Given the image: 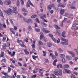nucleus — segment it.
Here are the masks:
<instances>
[{
  "label": "nucleus",
  "instance_id": "51",
  "mask_svg": "<svg viewBox=\"0 0 78 78\" xmlns=\"http://www.w3.org/2000/svg\"><path fill=\"white\" fill-rule=\"evenodd\" d=\"M67 20V18H64V20H63L62 21V23H63V22H66V20Z\"/></svg>",
  "mask_w": 78,
  "mask_h": 78
},
{
  "label": "nucleus",
  "instance_id": "40",
  "mask_svg": "<svg viewBox=\"0 0 78 78\" xmlns=\"http://www.w3.org/2000/svg\"><path fill=\"white\" fill-rule=\"evenodd\" d=\"M35 21L37 22V23H40V21L39 20V19H38L37 18H36Z\"/></svg>",
  "mask_w": 78,
  "mask_h": 78
},
{
  "label": "nucleus",
  "instance_id": "5",
  "mask_svg": "<svg viewBox=\"0 0 78 78\" xmlns=\"http://www.w3.org/2000/svg\"><path fill=\"white\" fill-rule=\"evenodd\" d=\"M13 12L14 13H15V14H17L18 13V12L16 11H17V8L16 7H13Z\"/></svg>",
  "mask_w": 78,
  "mask_h": 78
},
{
  "label": "nucleus",
  "instance_id": "54",
  "mask_svg": "<svg viewBox=\"0 0 78 78\" xmlns=\"http://www.w3.org/2000/svg\"><path fill=\"white\" fill-rule=\"evenodd\" d=\"M7 51L8 53H9V55H11H11H12V54H11V52L9 51L8 50H7Z\"/></svg>",
  "mask_w": 78,
  "mask_h": 78
},
{
  "label": "nucleus",
  "instance_id": "20",
  "mask_svg": "<svg viewBox=\"0 0 78 78\" xmlns=\"http://www.w3.org/2000/svg\"><path fill=\"white\" fill-rule=\"evenodd\" d=\"M28 2L29 4H30V5L32 6H33V7H34V5H33V4L31 2V1L30 0H29Z\"/></svg>",
  "mask_w": 78,
  "mask_h": 78
},
{
  "label": "nucleus",
  "instance_id": "9",
  "mask_svg": "<svg viewBox=\"0 0 78 78\" xmlns=\"http://www.w3.org/2000/svg\"><path fill=\"white\" fill-rule=\"evenodd\" d=\"M42 31L44 33H50V31L46 29L45 28H43L42 29Z\"/></svg>",
  "mask_w": 78,
  "mask_h": 78
},
{
  "label": "nucleus",
  "instance_id": "57",
  "mask_svg": "<svg viewBox=\"0 0 78 78\" xmlns=\"http://www.w3.org/2000/svg\"><path fill=\"white\" fill-rule=\"evenodd\" d=\"M55 56H58V53L57 52V51H55Z\"/></svg>",
  "mask_w": 78,
  "mask_h": 78
},
{
  "label": "nucleus",
  "instance_id": "26",
  "mask_svg": "<svg viewBox=\"0 0 78 78\" xmlns=\"http://www.w3.org/2000/svg\"><path fill=\"white\" fill-rule=\"evenodd\" d=\"M32 58L33 59H34V60H36V58H38V56H35V55H33L32 56Z\"/></svg>",
  "mask_w": 78,
  "mask_h": 78
},
{
  "label": "nucleus",
  "instance_id": "33",
  "mask_svg": "<svg viewBox=\"0 0 78 78\" xmlns=\"http://www.w3.org/2000/svg\"><path fill=\"white\" fill-rule=\"evenodd\" d=\"M72 16H73V15H72V14H70L69 15H68L67 17L68 18H71Z\"/></svg>",
  "mask_w": 78,
  "mask_h": 78
},
{
  "label": "nucleus",
  "instance_id": "60",
  "mask_svg": "<svg viewBox=\"0 0 78 78\" xmlns=\"http://www.w3.org/2000/svg\"><path fill=\"white\" fill-rule=\"evenodd\" d=\"M2 27H3V28H6V26L5 24H4V25H3Z\"/></svg>",
  "mask_w": 78,
  "mask_h": 78
},
{
  "label": "nucleus",
  "instance_id": "10",
  "mask_svg": "<svg viewBox=\"0 0 78 78\" xmlns=\"http://www.w3.org/2000/svg\"><path fill=\"white\" fill-rule=\"evenodd\" d=\"M66 32L65 31H63L62 33V36L63 37H66Z\"/></svg>",
  "mask_w": 78,
  "mask_h": 78
},
{
  "label": "nucleus",
  "instance_id": "30",
  "mask_svg": "<svg viewBox=\"0 0 78 78\" xmlns=\"http://www.w3.org/2000/svg\"><path fill=\"white\" fill-rule=\"evenodd\" d=\"M57 62V60H55L54 61V62L53 63V65L54 66H56V62Z\"/></svg>",
  "mask_w": 78,
  "mask_h": 78
},
{
  "label": "nucleus",
  "instance_id": "8",
  "mask_svg": "<svg viewBox=\"0 0 78 78\" xmlns=\"http://www.w3.org/2000/svg\"><path fill=\"white\" fill-rule=\"evenodd\" d=\"M11 2L10 1L6 0L5 1V5H10L11 4Z\"/></svg>",
  "mask_w": 78,
  "mask_h": 78
},
{
  "label": "nucleus",
  "instance_id": "35",
  "mask_svg": "<svg viewBox=\"0 0 78 78\" xmlns=\"http://www.w3.org/2000/svg\"><path fill=\"white\" fill-rule=\"evenodd\" d=\"M44 61L46 63H48V62H49V60H48V59H45Z\"/></svg>",
  "mask_w": 78,
  "mask_h": 78
},
{
  "label": "nucleus",
  "instance_id": "3",
  "mask_svg": "<svg viewBox=\"0 0 78 78\" xmlns=\"http://www.w3.org/2000/svg\"><path fill=\"white\" fill-rule=\"evenodd\" d=\"M67 52L68 53L71 55L72 56V57H73L74 58L75 57V53L73 51H67Z\"/></svg>",
  "mask_w": 78,
  "mask_h": 78
},
{
  "label": "nucleus",
  "instance_id": "49",
  "mask_svg": "<svg viewBox=\"0 0 78 78\" xmlns=\"http://www.w3.org/2000/svg\"><path fill=\"white\" fill-rule=\"evenodd\" d=\"M56 33L58 36H60V33H59V32L58 31H57L56 32Z\"/></svg>",
  "mask_w": 78,
  "mask_h": 78
},
{
  "label": "nucleus",
  "instance_id": "1",
  "mask_svg": "<svg viewBox=\"0 0 78 78\" xmlns=\"http://www.w3.org/2000/svg\"><path fill=\"white\" fill-rule=\"evenodd\" d=\"M52 8H53L54 9H56V7H55V5L54 4H52L51 5H49L48 6V9H51Z\"/></svg>",
  "mask_w": 78,
  "mask_h": 78
},
{
  "label": "nucleus",
  "instance_id": "16",
  "mask_svg": "<svg viewBox=\"0 0 78 78\" xmlns=\"http://www.w3.org/2000/svg\"><path fill=\"white\" fill-rule=\"evenodd\" d=\"M7 47V45H6V44L5 43L2 45V47L3 49H6V47Z\"/></svg>",
  "mask_w": 78,
  "mask_h": 78
},
{
  "label": "nucleus",
  "instance_id": "27",
  "mask_svg": "<svg viewBox=\"0 0 78 78\" xmlns=\"http://www.w3.org/2000/svg\"><path fill=\"white\" fill-rule=\"evenodd\" d=\"M61 39L62 41H64L65 42H68V40H67L66 39L64 38H61Z\"/></svg>",
  "mask_w": 78,
  "mask_h": 78
},
{
  "label": "nucleus",
  "instance_id": "28",
  "mask_svg": "<svg viewBox=\"0 0 78 78\" xmlns=\"http://www.w3.org/2000/svg\"><path fill=\"white\" fill-rule=\"evenodd\" d=\"M60 57L61 58H65V55L63 54H60Z\"/></svg>",
  "mask_w": 78,
  "mask_h": 78
},
{
  "label": "nucleus",
  "instance_id": "63",
  "mask_svg": "<svg viewBox=\"0 0 78 78\" xmlns=\"http://www.w3.org/2000/svg\"><path fill=\"white\" fill-rule=\"evenodd\" d=\"M26 6H27V7H30V4L28 2H27V4Z\"/></svg>",
  "mask_w": 78,
  "mask_h": 78
},
{
  "label": "nucleus",
  "instance_id": "37",
  "mask_svg": "<svg viewBox=\"0 0 78 78\" xmlns=\"http://www.w3.org/2000/svg\"><path fill=\"white\" fill-rule=\"evenodd\" d=\"M11 71V68L10 67H8V72H10Z\"/></svg>",
  "mask_w": 78,
  "mask_h": 78
},
{
  "label": "nucleus",
  "instance_id": "29",
  "mask_svg": "<svg viewBox=\"0 0 78 78\" xmlns=\"http://www.w3.org/2000/svg\"><path fill=\"white\" fill-rule=\"evenodd\" d=\"M37 17V15H33L32 16H31V18L33 19L34 18H35Z\"/></svg>",
  "mask_w": 78,
  "mask_h": 78
},
{
  "label": "nucleus",
  "instance_id": "25",
  "mask_svg": "<svg viewBox=\"0 0 78 78\" xmlns=\"http://www.w3.org/2000/svg\"><path fill=\"white\" fill-rule=\"evenodd\" d=\"M27 20V19H25L24 20L25 22H26L27 23H30V21L31 20V19H29L27 20Z\"/></svg>",
  "mask_w": 78,
  "mask_h": 78
},
{
  "label": "nucleus",
  "instance_id": "47",
  "mask_svg": "<svg viewBox=\"0 0 78 78\" xmlns=\"http://www.w3.org/2000/svg\"><path fill=\"white\" fill-rule=\"evenodd\" d=\"M6 60L5 59H3L2 61L1 62H6Z\"/></svg>",
  "mask_w": 78,
  "mask_h": 78
},
{
  "label": "nucleus",
  "instance_id": "38",
  "mask_svg": "<svg viewBox=\"0 0 78 78\" xmlns=\"http://www.w3.org/2000/svg\"><path fill=\"white\" fill-rule=\"evenodd\" d=\"M20 0V2H21V3L22 5H23V4H24L23 0Z\"/></svg>",
  "mask_w": 78,
  "mask_h": 78
},
{
  "label": "nucleus",
  "instance_id": "48",
  "mask_svg": "<svg viewBox=\"0 0 78 78\" xmlns=\"http://www.w3.org/2000/svg\"><path fill=\"white\" fill-rule=\"evenodd\" d=\"M35 30L37 32H39L40 31V29H39L36 28L35 29Z\"/></svg>",
  "mask_w": 78,
  "mask_h": 78
},
{
  "label": "nucleus",
  "instance_id": "46",
  "mask_svg": "<svg viewBox=\"0 0 78 78\" xmlns=\"http://www.w3.org/2000/svg\"><path fill=\"white\" fill-rule=\"evenodd\" d=\"M56 57H55V56L54 55H52V58L53 59H55Z\"/></svg>",
  "mask_w": 78,
  "mask_h": 78
},
{
  "label": "nucleus",
  "instance_id": "59",
  "mask_svg": "<svg viewBox=\"0 0 78 78\" xmlns=\"http://www.w3.org/2000/svg\"><path fill=\"white\" fill-rule=\"evenodd\" d=\"M40 40H41L42 38H43L44 37V36L43 35H40Z\"/></svg>",
  "mask_w": 78,
  "mask_h": 78
},
{
  "label": "nucleus",
  "instance_id": "2",
  "mask_svg": "<svg viewBox=\"0 0 78 78\" xmlns=\"http://www.w3.org/2000/svg\"><path fill=\"white\" fill-rule=\"evenodd\" d=\"M4 11L5 12V13H7V14H8L9 15L10 14H11L12 10V9H8L7 11L4 10Z\"/></svg>",
  "mask_w": 78,
  "mask_h": 78
},
{
  "label": "nucleus",
  "instance_id": "24",
  "mask_svg": "<svg viewBox=\"0 0 78 78\" xmlns=\"http://www.w3.org/2000/svg\"><path fill=\"white\" fill-rule=\"evenodd\" d=\"M42 52L43 53V56H46V54H47V52L46 51H43Z\"/></svg>",
  "mask_w": 78,
  "mask_h": 78
},
{
  "label": "nucleus",
  "instance_id": "44",
  "mask_svg": "<svg viewBox=\"0 0 78 78\" xmlns=\"http://www.w3.org/2000/svg\"><path fill=\"white\" fill-rule=\"evenodd\" d=\"M6 37H4L3 38V39H2V41L3 42H5V41H6Z\"/></svg>",
  "mask_w": 78,
  "mask_h": 78
},
{
  "label": "nucleus",
  "instance_id": "13",
  "mask_svg": "<svg viewBox=\"0 0 78 78\" xmlns=\"http://www.w3.org/2000/svg\"><path fill=\"white\" fill-rule=\"evenodd\" d=\"M58 6L60 8H64V7H65L64 5H63V4L61 3L59 4L58 5Z\"/></svg>",
  "mask_w": 78,
  "mask_h": 78
},
{
  "label": "nucleus",
  "instance_id": "34",
  "mask_svg": "<svg viewBox=\"0 0 78 78\" xmlns=\"http://www.w3.org/2000/svg\"><path fill=\"white\" fill-rule=\"evenodd\" d=\"M22 11H24V12H28V11L26 10L25 9V8H23L22 9Z\"/></svg>",
  "mask_w": 78,
  "mask_h": 78
},
{
  "label": "nucleus",
  "instance_id": "7",
  "mask_svg": "<svg viewBox=\"0 0 78 78\" xmlns=\"http://www.w3.org/2000/svg\"><path fill=\"white\" fill-rule=\"evenodd\" d=\"M75 27L76 28H78V24H76V23H74L73 24L72 28V29H75Z\"/></svg>",
  "mask_w": 78,
  "mask_h": 78
},
{
  "label": "nucleus",
  "instance_id": "36",
  "mask_svg": "<svg viewBox=\"0 0 78 78\" xmlns=\"http://www.w3.org/2000/svg\"><path fill=\"white\" fill-rule=\"evenodd\" d=\"M1 73L3 74H4V75H5V76H6V75H7V73H6L5 72H1Z\"/></svg>",
  "mask_w": 78,
  "mask_h": 78
},
{
  "label": "nucleus",
  "instance_id": "39",
  "mask_svg": "<svg viewBox=\"0 0 78 78\" xmlns=\"http://www.w3.org/2000/svg\"><path fill=\"white\" fill-rule=\"evenodd\" d=\"M52 45V44H51L50 43H49L48 44V46L49 47H51Z\"/></svg>",
  "mask_w": 78,
  "mask_h": 78
},
{
  "label": "nucleus",
  "instance_id": "14",
  "mask_svg": "<svg viewBox=\"0 0 78 78\" xmlns=\"http://www.w3.org/2000/svg\"><path fill=\"white\" fill-rule=\"evenodd\" d=\"M61 44H62V45H69V44L68 43V42H61Z\"/></svg>",
  "mask_w": 78,
  "mask_h": 78
},
{
  "label": "nucleus",
  "instance_id": "56",
  "mask_svg": "<svg viewBox=\"0 0 78 78\" xmlns=\"http://www.w3.org/2000/svg\"><path fill=\"white\" fill-rule=\"evenodd\" d=\"M68 15H69V13L66 12V13H65L64 16H68Z\"/></svg>",
  "mask_w": 78,
  "mask_h": 78
},
{
  "label": "nucleus",
  "instance_id": "32",
  "mask_svg": "<svg viewBox=\"0 0 78 78\" xmlns=\"http://www.w3.org/2000/svg\"><path fill=\"white\" fill-rule=\"evenodd\" d=\"M24 52L25 53V54H26V55H28V54H29V52L27 51V49L24 50Z\"/></svg>",
  "mask_w": 78,
  "mask_h": 78
},
{
  "label": "nucleus",
  "instance_id": "64",
  "mask_svg": "<svg viewBox=\"0 0 78 78\" xmlns=\"http://www.w3.org/2000/svg\"><path fill=\"white\" fill-rule=\"evenodd\" d=\"M36 75L35 74L34 75L32 76V77L33 78H35V77H36Z\"/></svg>",
  "mask_w": 78,
  "mask_h": 78
},
{
  "label": "nucleus",
  "instance_id": "11",
  "mask_svg": "<svg viewBox=\"0 0 78 78\" xmlns=\"http://www.w3.org/2000/svg\"><path fill=\"white\" fill-rule=\"evenodd\" d=\"M38 44L39 45H43V43L42 41L39 40L38 41Z\"/></svg>",
  "mask_w": 78,
  "mask_h": 78
},
{
  "label": "nucleus",
  "instance_id": "61",
  "mask_svg": "<svg viewBox=\"0 0 78 78\" xmlns=\"http://www.w3.org/2000/svg\"><path fill=\"white\" fill-rule=\"evenodd\" d=\"M20 46H21V47H26V46H25V45L24 44H20Z\"/></svg>",
  "mask_w": 78,
  "mask_h": 78
},
{
  "label": "nucleus",
  "instance_id": "19",
  "mask_svg": "<svg viewBox=\"0 0 78 78\" xmlns=\"http://www.w3.org/2000/svg\"><path fill=\"white\" fill-rule=\"evenodd\" d=\"M4 56H5V53L3 52L2 51L1 53L0 58H2V57H3Z\"/></svg>",
  "mask_w": 78,
  "mask_h": 78
},
{
  "label": "nucleus",
  "instance_id": "6",
  "mask_svg": "<svg viewBox=\"0 0 78 78\" xmlns=\"http://www.w3.org/2000/svg\"><path fill=\"white\" fill-rule=\"evenodd\" d=\"M59 71V70L58 69H55L54 72V74L55 75H59V73H58V72Z\"/></svg>",
  "mask_w": 78,
  "mask_h": 78
},
{
  "label": "nucleus",
  "instance_id": "22",
  "mask_svg": "<svg viewBox=\"0 0 78 78\" xmlns=\"http://www.w3.org/2000/svg\"><path fill=\"white\" fill-rule=\"evenodd\" d=\"M59 75H62V70L59 69Z\"/></svg>",
  "mask_w": 78,
  "mask_h": 78
},
{
  "label": "nucleus",
  "instance_id": "43",
  "mask_svg": "<svg viewBox=\"0 0 78 78\" xmlns=\"http://www.w3.org/2000/svg\"><path fill=\"white\" fill-rule=\"evenodd\" d=\"M62 62L65 63L66 62V60L65 59V58H63L62 59Z\"/></svg>",
  "mask_w": 78,
  "mask_h": 78
},
{
  "label": "nucleus",
  "instance_id": "18",
  "mask_svg": "<svg viewBox=\"0 0 78 78\" xmlns=\"http://www.w3.org/2000/svg\"><path fill=\"white\" fill-rule=\"evenodd\" d=\"M65 70L67 73H71V71H70V70H68V69H65Z\"/></svg>",
  "mask_w": 78,
  "mask_h": 78
},
{
  "label": "nucleus",
  "instance_id": "4",
  "mask_svg": "<svg viewBox=\"0 0 78 78\" xmlns=\"http://www.w3.org/2000/svg\"><path fill=\"white\" fill-rule=\"evenodd\" d=\"M52 39L55 43H59V42H60V39H59V38H58V40L56 39L55 38L53 37L52 38Z\"/></svg>",
  "mask_w": 78,
  "mask_h": 78
},
{
  "label": "nucleus",
  "instance_id": "23",
  "mask_svg": "<svg viewBox=\"0 0 78 78\" xmlns=\"http://www.w3.org/2000/svg\"><path fill=\"white\" fill-rule=\"evenodd\" d=\"M27 30H29V31H31V30H32V28H31V26H29L27 28Z\"/></svg>",
  "mask_w": 78,
  "mask_h": 78
},
{
  "label": "nucleus",
  "instance_id": "58",
  "mask_svg": "<svg viewBox=\"0 0 78 78\" xmlns=\"http://www.w3.org/2000/svg\"><path fill=\"white\" fill-rule=\"evenodd\" d=\"M31 46H32L33 48H35V45H34V44H32L31 45Z\"/></svg>",
  "mask_w": 78,
  "mask_h": 78
},
{
  "label": "nucleus",
  "instance_id": "62",
  "mask_svg": "<svg viewBox=\"0 0 78 78\" xmlns=\"http://www.w3.org/2000/svg\"><path fill=\"white\" fill-rule=\"evenodd\" d=\"M53 21L55 23H57V20H56V19H54L53 20Z\"/></svg>",
  "mask_w": 78,
  "mask_h": 78
},
{
  "label": "nucleus",
  "instance_id": "52",
  "mask_svg": "<svg viewBox=\"0 0 78 78\" xmlns=\"http://www.w3.org/2000/svg\"><path fill=\"white\" fill-rule=\"evenodd\" d=\"M0 16L2 17H4V16H3V13L1 12L0 13Z\"/></svg>",
  "mask_w": 78,
  "mask_h": 78
},
{
  "label": "nucleus",
  "instance_id": "42",
  "mask_svg": "<svg viewBox=\"0 0 78 78\" xmlns=\"http://www.w3.org/2000/svg\"><path fill=\"white\" fill-rule=\"evenodd\" d=\"M54 27L56 28V29H60V28L58 27V26L56 25H55L54 26Z\"/></svg>",
  "mask_w": 78,
  "mask_h": 78
},
{
  "label": "nucleus",
  "instance_id": "12",
  "mask_svg": "<svg viewBox=\"0 0 78 78\" xmlns=\"http://www.w3.org/2000/svg\"><path fill=\"white\" fill-rule=\"evenodd\" d=\"M66 58L67 59H68V60H71V59H72V57L69 55H67Z\"/></svg>",
  "mask_w": 78,
  "mask_h": 78
},
{
  "label": "nucleus",
  "instance_id": "17",
  "mask_svg": "<svg viewBox=\"0 0 78 78\" xmlns=\"http://www.w3.org/2000/svg\"><path fill=\"white\" fill-rule=\"evenodd\" d=\"M40 18L41 19H42L43 21H44V22H47L48 21L45 20V19L44 18L43 16H41Z\"/></svg>",
  "mask_w": 78,
  "mask_h": 78
},
{
  "label": "nucleus",
  "instance_id": "15",
  "mask_svg": "<svg viewBox=\"0 0 78 78\" xmlns=\"http://www.w3.org/2000/svg\"><path fill=\"white\" fill-rule=\"evenodd\" d=\"M60 12L61 14L62 15V14H64V13L65 12V10H64V9H61L60 10Z\"/></svg>",
  "mask_w": 78,
  "mask_h": 78
},
{
  "label": "nucleus",
  "instance_id": "55",
  "mask_svg": "<svg viewBox=\"0 0 78 78\" xmlns=\"http://www.w3.org/2000/svg\"><path fill=\"white\" fill-rule=\"evenodd\" d=\"M38 69L39 70H40V71H42V70H43V69H40V68H37L36 69V70H37Z\"/></svg>",
  "mask_w": 78,
  "mask_h": 78
},
{
  "label": "nucleus",
  "instance_id": "45",
  "mask_svg": "<svg viewBox=\"0 0 78 78\" xmlns=\"http://www.w3.org/2000/svg\"><path fill=\"white\" fill-rule=\"evenodd\" d=\"M13 54H11V56H12L15 55V54H16V52L15 51L13 52Z\"/></svg>",
  "mask_w": 78,
  "mask_h": 78
},
{
  "label": "nucleus",
  "instance_id": "31",
  "mask_svg": "<svg viewBox=\"0 0 78 78\" xmlns=\"http://www.w3.org/2000/svg\"><path fill=\"white\" fill-rule=\"evenodd\" d=\"M16 5L18 6H19L20 5V2L19 0H17L16 2Z\"/></svg>",
  "mask_w": 78,
  "mask_h": 78
},
{
  "label": "nucleus",
  "instance_id": "53",
  "mask_svg": "<svg viewBox=\"0 0 78 78\" xmlns=\"http://www.w3.org/2000/svg\"><path fill=\"white\" fill-rule=\"evenodd\" d=\"M28 38H26L25 40V41H26V42H28Z\"/></svg>",
  "mask_w": 78,
  "mask_h": 78
},
{
  "label": "nucleus",
  "instance_id": "41",
  "mask_svg": "<svg viewBox=\"0 0 78 78\" xmlns=\"http://www.w3.org/2000/svg\"><path fill=\"white\" fill-rule=\"evenodd\" d=\"M21 41V42H22V40H19V38L18 39H17V43L18 44H19L20 43V42Z\"/></svg>",
  "mask_w": 78,
  "mask_h": 78
},
{
  "label": "nucleus",
  "instance_id": "50",
  "mask_svg": "<svg viewBox=\"0 0 78 78\" xmlns=\"http://www.w3.org/2000/svg\"><path fill=\"white\" fill-rule=\"evenodd\" d=\"M59 66L60 68H61V69L63 68V67H62V64H59Z\"/></svg>",
  "mask_w": 78,
  "mask_h": 78
},
{
  "label": "nucleus",
  "instance_id": "21",
  "mask_svg": "<svg viewBox=\"0 0 78 78\" xmlns=\"http://www.w3.org/2000/svg\"><path fill=\"white\" fill-rule=\"evenodd\" d=\"M63 67L64 68H68L69 67V66L67 64H66L63 65Z\"/></svg>",
  "mask_w": 78,
  "mask_h": 78
}]
</instances>
